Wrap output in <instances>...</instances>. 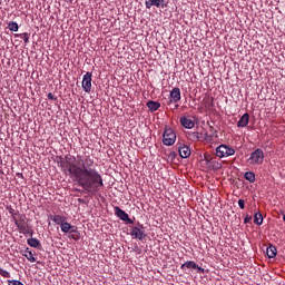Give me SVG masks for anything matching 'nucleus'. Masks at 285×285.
Here are the masks:
<instances>
[{"instance_id":"1","label":"nucleus","mask_w":285,"mask_h":285,"mask_svg":"<svg viewBox=\"0 0 285 285\" xmlns=\"http://www.w3.org/2000/svg\"><path fill=\"white\" fill-rule=\"evenodd\" d=\"M92 164L95 161L90 157H87L83 161L81 156L75 157L72 155H67L65 159L60 160V167L65 175H69L86 193L97 195L99 187L104 186V178L97 169L90 167Z\"/></svg>"},{"instance_id":"2","label":"nucleus","mask_w":285,"mask_h":285,"mask_svg":"<svg viewBox=\"0 0 285 285\" xmlns=\"http://www.w3.org/2000/svg\"><path fill=\"white\" fill-rule=\"evenodd\" d=\"M233 155H235V148L228 147V145H220L216 148V157H219V159L233 157Z\"/></svg>"},{"instance_id":"3","label":"nucleus","mask_w":285,"mask_h":285,"mask_svg":"<svg viewBox=\"0 0 285 285\" xmlns=\"http://www.w3.org/2000/svg\"><path fill=\"white\" fill-rule=\"evenodd\" d=\"M177 139V135L171 128H166L163 134L164 146H173Z\"/></svg>"},{"instance_id":"4","label":"nucleus","mask_w":285,"mask_h":285,"mask_svg":"<svg viewBox=\"0 0 285 285\" xmlns=\"http://www.w3.org/2000/svg\"><path fill=\"white\" fill-rule=\"evenodd\" d=\"M248 161L254 166H262V164H264V150L261 148L256 149L250 154Z\"/></svg>"},{"instance_id":"5","label":"nucleus","mask_w":285,"mask_h":285,"mask_svg":"<svg viewBox=\"0 0 285 285\" xmlns=\"http://www.w3.org/2000/svg\"><path fill=\"white\" fill-rule=\"evenodd\" d=\"M13 222L19 228V233L22 235H30V229L28 228V224L26 223V216H20V219H17V217H13Z\"/></svg>"},{"instance_id":"6","label":"nucleus","mask_w":285,"mask_h":285,"mask_svg":"<svg viewBox=\"0 0 285 285\" xmlns=\"http://www.w3.org/2000/svg\"><path fill=\"white\" fill-rule=\"evenodd\" d=\"M130 236L135 237V239H139V242H142V239H146V230L144 229V225H139L138 227H132L130 232Z\"/></svg>"},{"instance_id":"7","label":"nucleus","mask_w":285,"mask_h":285,"mask_svg":"<svg viewBox=\"0 0 285 285\" xmlns=\"http://www.w3.org/2000/svg\"><path fill=\"white\" fill-rule=\"evenodd\" d=\"M115 215L121 219V222H125L126 224H132V219H130V216H128V213H126L124 209L119 208L118 206L114 207Z\"/></svg>"},{"instance_id":"8","label":"nucleus","mask_w":285,"mask_h":285,"mask_svg":"<svg viewBox=\"0 0 285 285\" xmlns=\"http://www.w3.org/2000/svg\"><path fill=\"white\" fill-rule=\"evenodd\" d=\"M82 89L85 92H90L92 90V73L87 72L82 78Z\"/></svg>"},{"instance_id":"9","label":"nucleus","mask_w":285,"mask_h":285,"mask_svg":"<svg viewBox=\"0 0 285 285\" xmlns=\"http://www.w3.org/2000/svg\"><path fill=\"white\" fill-rule=\"evenodd\" d=\"M145 6L147 10H150L153 6L156 8H168V3H166V0H145Z\"/></svg>"},{"instance_id":"10","label":"nucleus","mask_w":285,"mask_h":285,"mask_svg":"<svg viewBox=\"0 0 285 285\" xmlns=\"http://www.w3.org/2000/svg\"><path fill=\"white\" fill-rule=\"evenodd\" d=\"M186 268H193L194 271H198V273H204V268L202 266H198L197 263L194 261H187L180 266L181 271H186Z\"/></svg>"},{"instance_id":"11","label":"nucleus","mask_w":285,"mask_h":285,"mask_svg":"<svg viewBox=\"0 0 285 285\" xmlns=\"http://www.w3.org/2000/svg\"><path fill=\"white\" fill-rule=\"evenodd\" d=\"M178 101H181V90L176 87L170 91V104H177Z\"/></svg>"},{"instance_id":"12","label":"nucleus","mask_w":285,"mask_h":285,"mask_svg":"<svg viewBox=\"0 0 285 285\" xmlns=\"http://www.w3.org/2000/svg\"><path fill=\"white\" fill-rule=\"evenodd\" d=\"M180 124L184 128H187L188 130L195 128V122L186 116L180 117Z\"/></svg>"},{"instance_id":"13","label":"nucleus","mask_w":285,"mask_h":285,"mask_svg":"<svg viewBox=\"0 0 285 285\" xmlns=\"http://www.w3.org/2000/svg\"><path fill=\"white\" fill-rule=\"evenodd\" d=\"M178 153L183 159H188V157H190V148L186 145L178 147Z\"/></svg>"},{"instance_id":"14","label":"nucleus","mask_w":285,"mask_h":285,"mask_svg":"<svg viewBox=\"0 0 285 285\" xmlns=\"http://www.w3.org/2000/svg\"><path fill=\"white\" fill-rule=\"evenodd\" d=\"M250 120V115L244 114L237 122L238 128H246L248 121Z\"/></svg>"},{"instance_id":"15","label":"nucleus","mask_w":285,"mask_h":285,"mask_svg":"<svg viewBox=\"0 0 285 285\" xmlns=\"http://www.w3.org/2000/svg\"><path fill=\"white\" fill-rule=\"evenodd\" d=\"M22 255L23 257H26V259H28V262H31V264H35V262H37V258L35 257V254L32 253V250H30V248H26Z\"/></svg>"},{"instance_id":"16","label":"nucleus","mask_w":285,"mask_h":285,"mask_svg":"<svg viewBox=\"0 0 285 285\" xmlns=\"http://www.w3.org/2000/svg\"><path fill=\"white\" fill-rule=\"evenodd\" d=\"M147 108L150 110V112H156V110H159V108H161V104H159V101L149 100L147 102Z\"/></svg>"},{"instance_id":"17","label":"nucleus","mask_w":285,"mask_h":285,"mask_svg":"<svg viewBox=\"0 0 285 285\" xmlns=\"http://www.w3.org/2000/svg\"><path fill=\"white\" fill-rule=\"evenodd\" d=\"M50 217L55 224H58V226H61L63 223L67 222V218L61 215H51Z\"/></svg>"},{"instance_id":"18","label":"nucleus","mask_w":285,"mask_h":285,"mask_svg":"<svg viewBox=\"0 0 285 285\" xmlns=\"http://www.w3.org/2000/svg\"><path fill=\"white\" fill-rule=\"evenodd\" d=\"M266 255L269 259H273L274 257H277V248L273 245L267 247Z\"/></svg>"},{"instance_id":"19","label":"nucleus","mask_w":285,"mask_h":285,"mask_svg":"<svg viewBox=\"0 0 285 285\" xmlns=\"http://www.w3.org/2000/svg\"><path fill=\"white\" fill-rule=\"evenodd\" d=\"M254 224H256V226H262V224H264V216L262 213H256L254 215Z\"/></svg>"},{"instance_id":"20","label":"nucleus","mask_w":285,"mask_h":285,"mask_svg":"<svg viewBox=\"0 0 285 285\" xmlns=\"http://www.w3.org/2000/svg\"><path fill=\"white\" fill-rule=\"evenodd\" d=\"M27 244L31 246V248H39V246H41V243L37 238H29Z\"/></svg>"},{"instance_id":"21","label":"nucleus","mask_w":285,"mask_h":285,"mask_svg":"<svg viewBox=\"0 0 285 285\" xmlns=\"http://www.w3.org/2000/svg\"><path fill=\"white\" fill-rule=\"evenodd\" d=\"M61 232L62 233H70L75 226L70 225V223H67V220L60 225Z\"/></svg>"},{"instance_id":"22","label":"nucleus","mask_w":285,"mask_h":285,"mask_svg":"<svg viewBox=\"0 0 285 285\" xmlns=\"http://www.w3.org/2000/svg\"><path fill=\"white\" fill-rule=\"evenodd\" d=\"M244 177L247 181H249V184H255V173L246 171Z\"/></svg>"},{"instance_id":"23","label":"nucleus","mask_w":285,"mask_h":285,"mask_svg":"<svg viewBox=\"0 0 285 285\" xmlns=\"http://www.w3.org/2000/svg\"><path fill=\"white\" fill-rule=\"evenodd\" d=\"M16 37H19L20 39H23L24 43L30 42V33H28V32L17 33Z\"/></svg>"},{"instance_id":"24","label":"nucleus","mask_w":285,"mask_h":285,"mask_svg":"<svg viewBox=\"0 0 285 285\" xmlns=\"http://www.w3.org/2000/svg\"><path fill=\"white\" fill-rule=\"evenodd\" d=\"M70 239H75V242L79 240V232L77 229H71L69 232Z\"/></svg>"},{"instance_id":"25","label":"nucleus","mask_w":285,"mask_h":285,"mask_svg":"<svg viewBox=\"0 0 285 285\" xmlns=\"http://www.w3.org/2000/svg\"><path fill=\"white\" fill-rule=\"evenodd\" d=\"M8 28H9V30H11V32H18L19 31V24L17 22H9Z\"/></svg>"},{"instance_id":"26","label":"nucleus","mask_w":285,"mask_h":285,"mask_svg":"<svg viewBox=\"0 0 285 285\" xmlns=\"http://www.w3.org/2000/svg\"><path fill=\"white\" fill-rule=\"evenodd\" d=\"M189 139L199 141V132L195 131V132L189 134Z\"/></svg>"},{"instance_id":"27","label":"nucleus","mask_w":285,"mask_h":285,"mask_svg":"<svg viewBox=\"0 0 285 285\" xmlns=\"http://www.w3.org/2000/svg\"><path fill=\"white\" fill-rule=\"evenodd\" d=\"M0 275L2 277H7V278H10V273L3 268L0 267Z\"/></svg>"},{"instance_id":"28","label":"nucleus","mask_w":285,"mask_h":285,"mask_svg":"<svg viewBox=\"0 0 285 285\" xmlns=\"http://www.w3.org/2000/svg\"><path fill=\"white\" fill-rule=\"evenodd\" d=\"M250 222H253V216L246 215L244 218V224H250Z\"/></svg>"},{"instance_id":"29","label":"nucleus","mask_w":285,"mask_h":285,"mask_svg":"<svg viewBox=\"0 0 285 285\" xmlns=\"http://www.w3.org/2000/svg\"><path fill=\"white\" fill-rule=\"evenodd\" d=\"M9 285H23L21 281H8Z\"/></svg>"},{"instance_id":"30","label":"nucleus","mask_w":285,"mask_h":285,"mask_svg":"<svg viewBox=\"0 0 285 285\" xmlns=\"http://www.w3.org/2000/svg\"><path fill=\"white\" fill-rule=\"evenodd\" d=\"M238 206H239V208H242V210H244V208L246 206V203L244 202V199L238 200Z\"/></svg>"},{"instance_id":"31","label":"nucleus","mask_w":285,"mask_h":285,"mask_svg":"<svg viewBox=\"0 0 285 285\" xmlns=\"http://www.w3.org/2000/svg\"><path fill=\"white\" fill-rule=\"evenodd\" d=\"M47 97L50 101H57V98H55V95H52V92H49Z\"/></svg>"},{"instance_id":"32","label":"nucleus","mask_w":285,"mask_h":285,"mask_svg":"<svg viewBox=\"0 0 285 285\" xmlns=\"http://www.w3.org/2000/svg\"><path fill=\"white\" fill-rule=\"evenodd\" d=\"M9 213H10V215H12V217H14V215H17V213H14V209H12V208L9 210Z\"/></svg>"},{"instance_id":"33","label":"nucleus","mask_w":285,"mask_h":285,"mask_svg":"<svg viewBox=\"0 0 285 285\" xmlns=\"http://www.w3.org/2000/svg\"><path fill=\"white\" fill-rule=\"evenodd\" d=\"M283 222H285V215L283 216Z\"/></svg>"},{"instance_id":"34","label":"nucleus","mask_w":285,"mask_h":285,"mask_svg":"<svg viewBox=\"0 0 285 285\" xmlns=\"http://www.w3.org/2000/svg\"><path fill=\"white\" fill-rule=\"evenodd\" d=\"M66 1H72V0H66Z\"/></svg>"}]
</instances>
